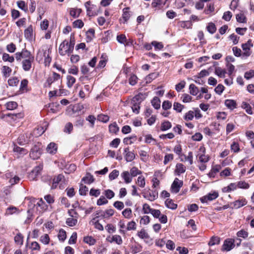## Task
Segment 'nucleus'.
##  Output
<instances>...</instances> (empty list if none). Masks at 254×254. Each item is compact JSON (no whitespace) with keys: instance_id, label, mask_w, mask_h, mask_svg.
<instances>
[{"instance_id":"f257e3e1","label":"nucleus","mask_w":254,"mask_h":254,"mask_svg":"<svg viewBox=\"0 0 254 254\" xmlns=\"http://www.w3.org/2000/svg\"><path fill=\"white\" fill-rule=\"evenodd\" d=\"M75 45L73 35H71L69 40H64L60 45L59 53L61 56L69 55L72 53Z\"/></svg>"},{"instance_id":"f03ea898","label":"nucleus","mask_w":254,"mask_h":254,"mask_svg":"<svg viewBox=\"0 0 254 254\" xmlns=\"http://www.w3.org/2000/svg\"><path fill=\"white\" fill-rule=\"evenodd\" d=\"M254 46L251 39H249L246 43L241 45L243 52V59H246L250 57L252 54V48Z\"/></svg>"},{"instance_id":"7ed1b4c3","label":"nucleus","mask_w":254,"mask_h":254,"mask_svg":"<svg viewBox=\"0 0 254 254\" xmlns=\"http://www.w3.org/2000/svg\"><path fill=\"white\" fill-rule=\"evenodd\" d=\"M15 57L17 61H20L22 59L25 60L34 58L31 52L25 49H23L21 52L16 53Z\"/></svg>"},{"instance_id":"20e7f679","label":"nucleus","mask_w":254,"mask_h":254,"mask_svg":"<svg viewBox=\"0 0 254 254\" xmlns=\"http://www.w3.org/2000/svg\"><path fill=\"white\" fill-rule=\"evenodd\" d=\"M142 194L144 198L150 201H153L156 200L158 196V191L156 190H153L147 191L143 190L142 192Z\"/></svg>"},{"instance_id":"39448f33","label":"nucleus","mask_w":254,"mask_h":254,"mask_svg":"<svg viewBox=\"0 0 254 254\" xmlns=\"http://www.w3.org/2000/svg\"><path fill=\"white\" fill-rule=\"evenodd\" d=\"M84 5L86 9L87 14L88 16H93L98 14L96 5L91 4L90 1L86 2Z\"/></svg>"},{"instance_id":"423d86ee","label":"nucleus","mask_w":254,"mask_h":254,"mask_svg":"<svg viewBox=\"0 0 254 254\" xmlns=\"http://www.w3.org/2000/svg\"><path fill=\"white\" fill-rule=\"evenodd\" d=\"M206 150L204 146L199 147L196 157L198 158L201 163H205L209 160V156L205 154Z\"/></svg>"},{"instance_id":"0eeeda50","label":"nucleus","mask_w":254,"mask_h":254,"mask_svg":"<svg viewBox=\"0 0 254 254\" xmlns=\"http://www.w3.org/2000/svg\"><path fill=\"white\" fill-rule=\"evenodd\" d=\"M42 153L40 145L36 144L34 145L31 149L30 152V156L33 159H37L40 158Z\"/></svg>"},{"instance_id":"6e6552de","label":"nucleus","mask_w":254,"mask_h":254,"mask_svg":"<svg viewBox=\"0 0 254 254\" xmlns=\"http://www.w3.org/2000/svg\"><path fill=\"white\" fill-rule=\"evenodd\" d=\"M235 241L233 239H226L222 245L221 250L222 251L228 252L233 249L235 247L234 244Z\"/></svg>"},{"instance_id":"1a4fd4ad","label":"nucleus","mask_w":254,"mask_h":254,"mask_svg":"<svg viewBox=\"0 0 254 254\" xmlns=\"http://www.w3.org/2000/svg\"><path fill=\"white\" fill-rule=\"evenodd\" d=\"M183 185V181L180 180L178 178H175L171 185V191L173 193L179 192L181 187Z\"/></svg>"},{"instance_id":"9d476101","label":"nucleus","mask_w":254,"mask_h":254,"mask_svg":"<svg viewBox=\"0 0 254 254\" xmlns=\"http://www.w3.org/2000/svg\"><path fill=\"white\" fill-rule=\"evenodd\" d=\"M115 213V211L113 209H107L105 211L100 210L97 212V217H102L103 218H108L112 216Z\"/></svg>"},{"instance_id":"9b49d317","label":"nucleus","mask_w":254,"mask_h":254,"mask_svg":"<svg viewBox=\"0 0 254 254\" xmlns=\"http://www.w3.org/2000/svg\"><path fill=\"white\" fill-rule=\"evenodd\" d=\"M166 1L163 0H153L151 3V6L155 10L162 9L165 5Z\"/></svg>"},{"instance_id":"f8f14e48","label":"nucleus","mask_w":254,"mask_h":254,"mask_svg":"<svg viewBox=\"0 0 254 254\" xmlns=\"http://www.w3.org/2000/svg\"><path fill=\"white\" fill-rule=\"evenodd\" d=\"M124 157L127 162H131L135 158V155L133 152L130 151L128 147L124 149Z\"/></svg>"},{"instance_id":"ddd939ff","label":"nucleus","mask_w":254,"mask_h":254,"mask_svg":"<svg viewBox=\"0 0 254 254\" xmlns=\"http://www.w3.org/2000/svg\"><path fill=\"white\" fill-rule=\"evenodd\" d=\"M218 195L219 194L217 192L214 191L200 198V201L202 203L207 202L208 201H211L216 199L218 197Z\"/></svg>"},{"instance_id":"4468645a","label":"nucleus","mask_w":254,"mask_h":254,"mask_svg":"<svg viewBox=\"0 0 254 254\" xmlns=\"http://www.w3.org/2000/svg\"><path fill=\"white\" fill-rule=\"evenodd\" d=\"M106 241L110 243L114 242L119 245H121L123 243L121 236L118 235L108 236L106 238Z\"/></svg>"},{"instance_id":"2eb2a0df","label":"nucleus","mask_w":254,"mask_h":254,"mask_svg":"<svg viewBox=\"0 0 254 254\" xmlns=\"http://www.w3.org/2000/svg\"><path fill=\"white\" fill-rule=\"evenodd\" d=\"M24 37L29 41H32L34 39L33 29L31 25H29L24 30Z\"/></svg>"},{"instance_id":"dca6fc26","label":"nucleus","mask_w":254,"mask_h":254,"mask_svg":"<svg viewBox=\"0 0 254 254\" xmlns=\"http://www.w3.org/2000/svg\"><path fill=\"white\" fill-rule=\"evenodd\" d=\"M34 58L23 60L22 62V67L25 71H29L32 67V64L34 62Z\"/></svg>"},{"instance_id":"f3484780","label":"nucleus","mask_w":254,"mask_h":254,"mask_svg":"<svg viewBox=\"0 0 254 254\" xmlns=\"http://www.w3.org/2000/svg\"><path fill=\"white\" fill-rule=\"evenodd\" d=\"M186 170V166L183 164L179 163L176 165L175 173L176 175L180 176L181 174L184 173Z\"/></svg>"},{"instance_id":"a211bd4d","label":"nucleus","mask_w":254,"mask_h":254,"mask_svg":"<svg viewBox=\"0 0 254 254\" xmlns=\"http://www.w3.org/2000/svg\"><path fill=\"white\" fill-rule=\"evenodd\" d=\"M221 169V166L220 165H215L212 166L210 171L208 174V176L210 178H214L216 174L220 171Z\"/></svg>"},{"instance_id":"6ab92c4d","label":"nucleus","mask_w":254,"mask_h":254,"mask_svg":"<svg viewBox=\"0 0 254 254\" xmlns=\"http://www.w3.org/2000/svg\"><path fill=\"white\" fill-rule=\"evenodd\" d=\"M64 180L65 179L64 175L62 174H59L53 179L52 188L55 189L59 183L60 182H64Z\"/></svg>"},{"instance_id":"aec40b11","label":"nucleus","mask_w":254,"mask_h":254,"mask_svg":"<svg viewBox=\"0 0 254 254\" xmlns=\"http://www.w3.org/2000/svg\"><path fill=\"white\" fill-rule=\"evenodd\" d=\"M58 145L54 142H51L46 148L47 152L50 154H55L57 152Z\"/></svg>"},{"instance_id":"412c9836","label":"nucleus","mask_w":254,"mask_h":254,"mask_svg":"<svg viewBox=\"0 0 254 254\" xmlns=\"http://www.w3.org/2000/svg\"><path fill=\"white\" fill-rule=\"evenodd\" d=\"M121 176L124 180L125 183L129 184L131 182L132 178L128 171H124L122 173Z\"/></svg>"},{"instance_id":"4be33fe9","label":"nucleus","mask_w":254,"mask_h":254,"mask_svg":"<svg viewBox=\"0 0 254 254\" xmlns=\"http://www.w3.org/2000/svg\"><path fill=\"white\" fill-rule=\"evenodd\" d=\"M129 7H125L123 9V15L122 17L124 20V23H126L129 19L131 12L129 10Z\"/></svg>"},{"instance_id":"5701e85b","label":"nucleus","mask_w":254,"mask_h":254,"mask_svg":"<svg viewBox=\"0 0 254 254\" xmlns=\"http://www.w3.org/2000/svg\"><path fill=\"white\" fill-rule=\"evenodd\" d=\"M64 169L65 173L70 174L76 170V166L74 164L68 163L65 165Z\"/></svg>"},{"instance_id":"b1692460","label":"nucleus","mask_w":254,"mask_h":254,"mask_svg":"<svg viewBox=\"0 0 254 254\" xmlns=\"http://www.w3.org/2000/svg\"><path fill=\"white\" fill-rule=\"evenodd\" d=\"M78 109V105H70L67 107L66 110V114L68 116H72L73 114L76 113Z\"/></svg>"},{"instance_id":"393cba45","label":"nucleus","mask_w":254,"mask_h":254,"mask_svg":"<svg viewBox=\"0 0 254 254\" xmlns=\"http://www.w3.org/2000/svg\"><path fill=\"white\" fill-rule=\"evenodd\" d=\"M94 180L95 179L93 176L89 173H86L85 176L82 179V181L87 184L92 183L94 182Z\"/></svg>"},{"instance_id":"a878e982","label":"nucleus","mask_w":254,"mask_h":254,"mask_svg":"<svg viewBox=\"0 0 254 254\" xmlns=\"http://www.w3.org/2000/svg\"><path fill=\"white\" fill-rule=\"evenodd\" d=\"M225 106L229 109L232 110L236 108L237 104L233 100L227 99L225 101Z\"/></svg>"},{"instance_id":"bb28decb","label":"nucleus","mask_w":254,"mask_h":254,"mask_svg":"<svg viewBox=\"0 0 254 254\" xmlns=\"http://www.w3.org/2000/svg\"><path fill=\"white\" fill-rule=\"evenodd\" d=\"M11 71V68L8 66L4 65L1 68V72L3 77L5 78H7L9 77Z\"/></svg>"},{"instance_id":"cd10ccee","label":"nucleus","mask_w":254,"mask_h":254,"mask_svg":"<svg viewBox=\"0 0 254 254\" xmlns=\"http://www.w3.org/2000/svg\"><path fill=\"white\" fill-rule=\"evenodd\" d=\"M135 183L138 186V187L141 188H144L146 185L144 177L143 176H139L135 181Z\"/></svg>"},{"instance_id":"c85d7f7f","label":"nucleus","mask_w":254,"mask_h":254,"mask_svg":"<svg viewBox=\"0 0 254 254\" xmlns=\"http://www.w3.org/2000/svg\"><path fill=\"white\" fill-rule=\"evenodd\" d=\"M36 205L37 206L39 207L42 211H46L48 208V205L46 204L42 198L38 200Z\"/></svg>"},{"instance_id":"c756f323","label":"nucleus","mask_w":254,"mask_h":254,"mask_svg":"<svg viewBox=\"0 0 254 254\" xmlns=\"http://www.w3.org/2000/svg\"><path fill=\"white\" fill-rule=\"evenodd\" d=\"M144 95L142 93H139L135 95L132 99L131 103H140L144 99Z\"/></svg>"},{"instance_id":"7c9ffc66","label":"nucleus","mask_w":254,"mask_h":254,"mask_svg":"<svg viewBox=\"0 0 254 254\" xmlns=\"http://www.w3.org/2000/svg\"><path fill=\"white\" fill-rule=\"evenodd\" d=\"M145 142L152 145H156L157 144L156 140L153 138L150 134H147L145 136Z\"/></svg>"},{"instance_id":"2f4dec72","label":"nucleus","mask_w":254,"mask_h":254,"mask_svg":"<svg viewBox=\"0 0 254 254\" xmlns=\"http://www.w3.org/2000/svg\"><path fill=\"white\" fill-rule=\"evenodd\" d=\"M247 204V201L245 199L241 200H237L233 202L234 207L235 208H239Z\"/></svg>"},{"instance_id":"473e14b6","label":"nucleus","mask_w":254,"mask_h":254,"mask_svg":"<svg viewBox=\"0 0 254 254\" xmlns=\"http://www.w3.org/2000/svg\"><path fill=\"white\" fill-rule=\"evenodd\" d=\"M28 81L26 79H24L21 80L20 86V91L22 92H27Z\"/></svg>"},{"instance_id":"72a5a7b5","label":"nucleus","mask_w":254,"mask_h":254,"mask_svg":"<svg viewBox=\"0 0 254 254\" xmlns=\"http://www.w3.org/2000/svg\"><path fill=\"white\" fill-rule=\"evenodd\" d=\"M215 73L219 77L224 78L225 76V74L226 73V71L225 69H222L220 67H217L215 68Z\"/></svg>"},{"instance_id":"f704fd0d","label":"nucleus","mask_w":254,"mask_h":254,"mask_svg":"<svg viewBox=\"0 0 254 254\" xmlns=\"http://www.w3.org/2000/svg\"><path fill=\"white\" fill-rule=\"evenodd\" d=\"M43 169V164H40L36 167H35L32 171L31 174V175H34L36 177L40 173L41 170Z\"/></svg>"},{"instance_id":"c9c22d12","label":"nucleus","mask_w":254,"mask_h":254,"mask_svg":"<svg viewBox=\"0 0 254 254\" xmlns=\"http://www.w3.org/2000/svg\"><path fill=\"white\" fill-rule=\"evenodd\" d=\"M189 90L190 93V94L195 96L199 92V89L197 87H196L193 84H190L189 86Z\"/></svg>"},{"instance_id":"e433bc0d","label":"nucleus","mask_w":254,"mask_h":254,"mask_svg":"<svg viewBox=\"0 0 254 254\" xmlns=\"http://www.w3.org/2000/svg\"><path fill=\"white\" fill-rule=\"evenodd\" d=\"M109 131L112 133H116L119 130V127L115 122L109 125Z\"/></svg>"},{"instance_id":"4c0bfd02","label":"nucleus","mask_w":254,"mask_h":254,"mask_svg":"<svg viewBox=\"0 0 254 254\" xmlns=\"http://www.w3.org/2000/svg\"><path fill=\"white\" fill-rule=\"evenodd\" d=\"M172 127V124L169 121H165L161 125L160 129L162 131H166Z\"/></svg>"},{"instance_id":"58836bf2","label":"nucleus","mask_w":254,"mask_h":254,"mask_svg":"<svg viewBox=\"0 0 254 254\" xmlns=\"http://www.w3.org/2000/svg\"><path fill=\"white\" fill-rule=\"evenodd\" d=\"M131 177H135L138 175L142 174V172L139 170L136 167H132L129 172Z\"/></svg>"},{"instance_id":"ea45409f","label":"nucleus","mask_w":254,"mask_h":254,"mask_svg":"<svg viewBox=\"0 0 254 254\" xmlns=\"http://www.w3.org/2000/svg\"><path fill=\"white\" fill-rule=\"evenodd\" d=\"M236 18L237 21L239 23H245L247 22V18L244 13H240L237 14Z\"/></svg>"},{"instance_id":"a19ab883","label":"nucleus","mask_w":254,"mask_h":254,"mask_svg":"<svg viewBox=\"0 0 254 254\" xmlns=\"http://www.w3.org/2000/svg\"><path fill=\"white\" fill-rule=\"evenodd\" d=\"M166 206L171 209H175L177 207V204L175 203L172 199H167L165 201Z\"/></svg>"},{"instance_id":"79ce46f5","label":"nucleus","mask_w":254,"mask_h":254,"mask_svg":"<svg viewBox=\"0 0 254 254\" xmlns=\"http://www.w3.org/2000/svg\"><path fill=\"white\" fill-rule=\"evenodd\" d=\"M77 223V218L70 217L66 219V224L70 227L74 226Z\"/></svg>"},{"instance_id":"37998d69","label":"nucleus","mask_w":254,"mask_h":254,"mask_svg":"<svg viewBox=\"0 0 254 254\" xmlns=\"http://www.w3.org/2000/svg\"><path fill=\"white\" fill-rule=\"evenodd\" d=\"M242 107L245 110L248 114L252 115L253 114L252 107L249 103L243 102L242 104Z\"/></svg>"},{"instance_id":"c03bdc74","label":"nucleus","mask_w":254,"mask_h":254,"mask_svg":"<svg viewBox=\"0 0 254 254\" xmlns=\"http://www.w3.org/2000/svg\"><path fill=\"white\" fill-rule=\"evenodd\" d=\"M73 129V127L72 123L69 122L65 124L64 129V132L67 134H70Z\"/></svg>"},{"instance_id":"a18cd8bd","label":"nucleus","mask_w":254,"mask_h":254,"mask_svg":"<svg viewBox=\"0 0 254 254\" xmlns=\"http://www.w3.org/2000/svg\"><path fill=\"white\" fill-rule=\"evenodd\" d=\"M117 40L118 42L121 44H123L125 45H127V39L125 34L118 35L117 36Z\"/></svg>"},{"instance_id":"49530a36","label":"nucleus","mask_w":254,"mask_h":254,"mask_svg":"<svg viewBox=\"0 0 254 254\" xmlns=\"http://www.w3.org/2000/svg\"><path fill=\"white\" fill-rule=\"evenodd\" d=\"M136 140V136L132 135L129 137H126L124 139L123 142L126 144H131Z\"/></svg>"},{"instance_id":"de8ad7c7","label":"nucleus","mask_w":254,"mask_h":254,"mask_svg":"<svg viewBox=\"0 0 254 254\" xmlns=\"http://www.w3.org/2000/svg\"><path fill=\"white\" fill-rule=\"evenodd\" d=\"M8 84L10 86H16L18 85L19 80L16 77H12L8 80Z\"/></svg>"},{"instance_id":"09e8293b","label":"nucleus","mask_w":254,"mask_h":254,"mask_svg":"<svg viewBox=\"0 0 254 254\" xmlns=\"http://www.w3.org/2000/svg\"><path fill=\"white\" fill-rule=\"evenodd\" d=\"M220 243V238L217 236H213L211 238L209 243L208 245L210 246H212L215 245H218Z\"/></svg>"},{"instance_id":"8fccbe9b","label":"nucleus","mask_w":254,"mask_h":254,"mask_svg":"<svg viewBox=\"0 0 254 254\" xmlns=\"http://www.w3.org/2000/svg\"><path fill=\"white\" fill-rule=\"evenodd\" d=\"M124 217L127 219H130L132 217V210L130 208H127L122 211Z\"/></svg>"},{"instance_id":"3c124183","label":"nucleus","mask_w":254,"mask_h":254,"mask_svg":"<svg viewBox=\"0 0 254 254\" xmlns=\"http://www.w3.org/2000/svg\"><path fill=\"white\" fill-rule=\"evenodd\" d=\"M14 241L16 244L21 246L23 243V237L20 233H18L15 236Z\"/></svg>"},{"instance_id":"603ef678","label":"nucleus","mask_w":254,"mask_h":254,"mask_svg":"<svg viewBox=\"0 0 254 254\" xmlns=\"http://www.w3.org/2000/svg\"><path fill=\"white\" fill-rule=\"evenodd\" d=\"M206 29L208 31V32H209L210 33L213 34L216 31V27L215 25L213 23L210 22L208 23L206 27Z\"/></svg>"},{"instance_id":"864d4df0","label":"nucleus","mask_w":254,"mask_h":254,"mask_svg":"<svg viewBox=\"0 0 254 254\" xmlns=\"http://www.w3.org/2000/svg\"><path fill=\"white\" fill-rule=\"evenodd\" d=\"M151 103L154 108L156 109H158L160 107V100L157 97L153 98L151 101Z\"/></svg>"},{"instance_id":"5fc2aeb1","label":"nucleus","mask_w":254,"mask_h":254,"mask_svg":"<svg viewBox=\"0 0 254 254\" xmlns=\"http://www.w3.org/2000/svg\"><path fill=\"white\" fill-rule=\"evenodd\" d=\"M231 150L234 153H238L240 151V146L238 142L233 141L231 145Z\"/></svg>"},{"instance_id":"6e6d98bb","label":"nucleus","mask_w":254,"mask_h":254,"mask_svg":"<svg viewBox=\"0 0 254 254\" xmlns=\"http://www.w3.org/2000/svg\"><path fill=\"white\" fill-rule=\"evenodd\" d=\"M50 237L47 234L42 235L40 238V241L44 245H47L50 242Z\"/></svg>"},{"instance_id":"4d7b16f0","label":"nucleus","mask_w":254,"mask_h":254,"mask_svg":"<svg viewBox=\"0 0 254 254\" xmlns=\"http://www.w3.org/2000/svg\"><path fill=\"white\" fill-rule=\"evenodd\" d=\"M17 142L20 145H23L24 144L28 143V140L26 138V135H20L17 139Z\"/></svg>"},{"instance_id":"13d9d810","label":"nucleus","mask_w":254,"mask_h":254,"mask_svg":"<svg viewBox=\"0 0 254 254\" xmlns=\"http://www.w3.org/2000/svg\"><path fill=\"white\" fill-rule=\"evenodd\" d=\"M83 241L90 245H94L96 243V240L91 236H86L83 239Z\"/></svg>"},{"instance_id":"bf43d9fd","label":"nucleus","mask_w":254,"mask_h":254,"mask_svg":"<svg viewBox=\"0 0 254 254\" xmlns=\"http://www.w3.org/2000/svg\"><path fill=\"white\" fill-rule=\"evenodd\" d=\"M232 51L235 56L237 57H241L243 59V53L242 50L237 47H234Z\"/></svg>"},{"instance_id":"052dcab7","label":"nucleus","mask_w":254,"mask_h":254,"mask_svg":"<svg viewBox=\"0 0 254 254\" xmlns=\"http://www.w3.org/2000/svg\"><path fill=\"white\" fill-rule=\"evenodd\" d=\"M66 79L67 85L68 87L71 88L75 82L76 79L74 77L71 75H67L66 77Z\"/></svg>"},{"instance_id":"680f3d73","label":"nucleus","mask_w":254,"mask_h":254,"mask_svg":"<svg viewBox=\"0 0 254 254\" xmlns=\"http://www.w3.org/2000/svg\"><path fill=\"white\" fill-rule=\"evenodd\" d=\"M2 59L4 62H9L10 63H13L14 61V57L9 56V55L7 53L3 54Z\"/></svg>"},{"instance_id":"e2e57ef3","label":"nucleus","mask_w":254,"mask_h":254,"mask_svg":"<svg viewBox=\"0 0 254 254\" xmlns=\"http://www.w3.org/2000/svg\"><path fill=\"white\" fill-rule=\"evenodd\" d=\"M13 151L14 152L19 153L20 154L22 155L26 154L28 153V151L26 149L17 146L14 147Z\"/></svg>"},{"instance_id":"0e129e2a","label":"nucleus","mask_w":254,"mask_h":254,"mask_svg":"<svg viewBox=\"0 0 254 254\" xmlns=\"http://www.w3.org/2000/svg\"><path fill=\"white\" fill-rule=\"evenodd\" d=\"M185 106L178 102H175L173 105V109L176 112L181 113Z\"/></svg>"},{"instance_id":"69168bd1","label":"nucleus","mask_w":254,"mask_h":254,"mask_svg":"<svg viewBox=\"0 0 254 254\" xmlns=\"http://www.w3.org/2000/svg\"><path fill=\"white\" fill-rule=\"evenodd\" d=\"M238 188L243 189H248L250 188V185L244 181H241L237 183Z\"/></svg>"},{"instance_id":"338daca9","label":"nucleus","mask_w":254,"mask_h":254,"mask_svg":"<svg viewBox=\"0 0 254 254\" xmlns=\"http://www.w3.org/2000/svg\"><path fill=\"white\" fill-rule=\"evenodd\" d=\"M58 237L60 241L64 242L66 238L65 231L63 229H61L59 231Z\"/></svg>"},{"instance_id":"774afa93","label":"nucleus","mask_w":254,"mask_h":254,"mask_svg":"<svg viewBox=\"0 0 254 254\" xmlns=\"http://www.w3.org/2000/svg\"><path fill=\"white\" fill-rule=\"evenodd\" d=\"M6 107L7 110H14L17 108V104L16 102L14 101L9 102L6 104Z\"/></svg>"}]
</instances>
